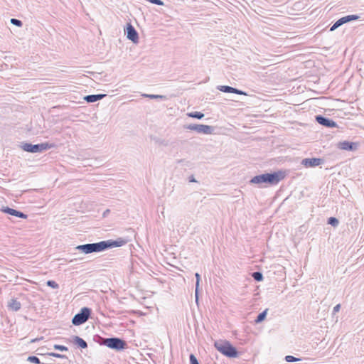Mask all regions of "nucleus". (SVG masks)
Segmentation results:
<instances>
[{
	"label": "nucleus",
	"mask_w": 364,
	"mask_h": 364,
	"mask_svg": "<svg viewBox=\"0 0 364 364\" xmlns=\"http://www.w3.org/2000/svg\"><path fill=\"white\" fill-rule=\"evenodd\" d=\"M276 272L278 273V277L276 279L282 281L285 278L286 274L283 266L280 264H274V274Z\"/></svg>",
	"instance_id": "17"
},
{
	"label": "nucleus",
	"mask_w": 364,
	"mask_h": 364,
	"mask_svg": "<svg viewBox=\"0 0 364 364\" xmlns=\"http://www.w3.org/2000/svg\"><path fill=\"white\" fill-rule=\"evenodd\" d=\"M287 174V171L279 170L274 171V184L278 183L280 181L283 180Z\"/></svg>",
	"instance_id": "18"
},
{
	"label": "nucleus",
	"mask_w": 364,
	"mask_h": 364,
	"mask_svg": "<svg viewBox=\"0 0 364 364\" xmlns=\"http://www.w3.org/2000/svg\"><path fill=\"white\" fill-rule=\"evenodd\" d=\"M195 277H196V298L198 297V287H199V284H200V275L199 274V273L196 272L195 274Z\"/></svg>",
	"instance_id": "25"
},
{
	"label": "nucleus",
	"mask_w": 364,
	"mask_h": 364,
	"mask_svg": "<svg viewBox=\"0 0 364 364\" xmlns=\"http://www.w3.org/2000/svg\"><path fill=\"white\" fill-rule=\"evenodd\" d=\"M282 58V55H274V62L277 60V63H274V64H277L278 63H280L282 61V60H281L280 58Z\"/></svg>",
	"instance_id": "35"
},
{
	"label": "nucleus",
	"mask_w": 364,
	"mask_h": 364,
	"mask_svg": "<svg viewBox=\"0 0 364 364\" xmlns=\"http://www.w3.org/2000/svg\"><path fill=\"white\" fill-rule=\"evenodd\" d=\"M250 183L257 184L259 187H263L262 184L273 185V172L255 176L251 178Z\"/></svg>",
	"instance_id": "7"
},
{
	"label": "nucleus",
	"mask_w": 364,
	"mask_h": 364,
	"mask_svg": "<svg viewBox=\"0 0 364 364\" xmlns=\"http://www.w3.org/2000/svg\"><path fill=\"white\" fill-rule=\"evenodd\" d=\"M127 243V240L122 237L117 240H103L99 242L87 243L80 245L75 247L76 250L81 251L84 254H90L93 252H100L114 247H122Z\"/></svg>",
	"instance_id": "1"
},
{
	"label": "nucleus",
	"mask_w": 364,
	"mask_h": 364,
	"mask_svg": "<svg viewBox=\"0 0 364 364\" xmlns=\"http://www.w3.org/2000/svg\"><path fill=\"white\" fill-rule=\"evenodd\" d=\"M188 181L191 183H195L197 182V181L195 179L194 176L193 175L190 176L188 178Z\"/></svg>",
	"instance_id": "36"
},
{
	"label": "nucleus",
	"mask_w": 364,
	"mask_h": 364,
	"mask_svg": "<svg viewBox=\"0 0 364 364\" xmlns=\"http://www.w3.org/2000/svg\"><path fill=\"white\" fill-rule=\"evenodd\" d=\"M360 18H361V16L360 15H357V14H350V15H347L343 17H341L331 26V27L330 28V31H335L336 28H338L343 24L353 21L358 20Z\"/></svg>",
	"instance_id": "8"
},
{
	"label": "nucleus",
	"mask_w": 364,
	"mask_h": 364,
	"mask_svg": "<svg viewBox=\"0 0 364 364\" xmlns=\"http://www.w3.org/2000/svg\"><path fill=\"white\" fill-rule=\"evenodd\" d=\"M284 360L288 362V363H293V362H296V361H299L301 360V358H296L293 355H286L285 358H284Z\"/></svg>",
	"instance_id": "26"
},
{
	"label": "nucleus",
	"mask_w": 364,
	"mask_h": 364,
	"mask_svg": "<svg viewBox=\"0 0 364 364\" xmlns=\"http://www.w3.org/2000/svg\"><path fill=\"white\" fill-rule=\"evenodd\" d=\"M183 128L186 129H189L191 131H195L198 133L204 134H212L214 132L215 128L213 126L206 125V124H185Z\"/></svg>",
	"instance_id": "6"
},
{
	"label": "nucleus",
	"mask_w": 364,
	"mask_h": 364,
	"mask_svg": "<svg viewBox=\"0 0 364 364\" xmlns=\"http://www.w3.org/2000/svg\"><path fill=\"white\" fill-rule=\"evenodd\" d=\"M231 93H235L237 95H246V93L243 92L242 90H238L237 88L232 87V92Z\"/></svg>",
	"instance_id": "33"
},
{
	"label": "nucleus",
	"mask_w": 364,
	"mask_h": 364,
	"mask_svg": "<svg viewBox=\"0 0 364 364\" xmlns=\"http://www.w3.org/2000/svg\"><path fill=\"white\" fill-rule=\"evenodd\" d=\"M358 144L355 142L349 141H340L338 144V148L341 150L353 151L358 149Z\"/></svg>",
	"instance_id": "12"
},
{
	"label": "nucleus",
	"mask_w": 364,
	"mask_h": 364,
	"mask_svg": "<svg viewBox=\"0 0 364 364\" xmlns=\"http://www.w3.org/2000/svg\"><path fill=\"white\" fill-rule=\"evenodd\" d=\"M267 311H268V309H267L264 311H263L262 312L259 313L257 315V318H255V323H261L262 321H263L267 316Z\"/></svg>",
	"instance_id": "20"
},
{
	"label": "nucleus",
	"mask_w": 364,
	"mask_h": 364,
	"mask_svg": "<svg viewBox=\"0 0 364 364\" xmlns=\"http://www.w3.org/2000/svg\"><path fill=\"white\" fill-rule=\"evenodd\" d=\"M7 308L9 311H18L21 308V304L16 299L12 298L8 301Z\"/></svg>",
	"instance_id": "14"
},
{
	"label": "nucleus",
	"mask_w": 364,
	"mask_h": 364,
	"mask_svg": "<svg viewBox=\"0 0 364 364\" xmlns=\"http://www.w3.org/2000/svg\"><path fill=\"white\" fill-rule=\"evenodd\" d=\"M10 22L11 24L18 27H21L23 26V22L17 18H11Z\"/></svg>",
	"instance_id": "29"
},
{
	"label": "nucleus",
	"mask_w": 364,
	"mask_h": 364,
	"mask_svg": "<svg viewBox=\"0 0 364 364\" xmlns=\"http://www.w3.org/2000/svg\"><path fill=\"white\" fill-rule=\"evenodd\" d=\"M190 364H200L198 359L193 354L189 355Z\"/></svg>",
	"instance_id": "31"
},
{
	"label": "nucleus",
	"mask_w": 364,
	"mask_h": 364,
	"mask_svg": "<svg viewBox=\"0 0 364 364\" xmlns=\"http://www.w3.org/2000/svg\"><path fill=\"white\" fill-rule=\"evenodd\" d=\"M340 309H341V304H338L336 305L333 307V313L335 314V313L339 311Z\"/></svg>",
	"instance_id": "34"
},
{
	"label": "nucleus",
	"mask_w": 364,
	"mask_h": 364,
	"mask_svg": "<svg viewBox=\"0 0 364 364\" xmlns=\"http://www.w3.org/2000/svg\"><path fill=\"white\" fill-rule=\"evenodd\" d=\"M110 212V210L109 209H107L104 213H103V217H105L107 215H108V213Z\"/></svg>",
	"instance_id": "38"
},
{
	"label": "nucleus",
	"mask_w": 364,
	"mask_h": 364,
	"mask_svg": "<svg viewBox=\"0 0 364 364\" xmlns=\"http://www.w3.org/2000/svg\"><path fill=\"white\" fill-rule=\"evenodd\" d=\"M55 145L53 144H50L48 142L32 144L31 143H22L21 147V149L29 153H41L43 151L48 150L54 147Z\"/></svg>",
	"instance_id": "4"
},
{
	"label": "nucleus",
	"mask_w": 364,
	"mask_h": 364,
	"mask_svg": "<svg viewBox=\"0 0 364 364\" xmlns=\"http://www.w3.org/2000/svg\"><path fill=\"white\" fill-rule=\"evenodd\" d=\"M327 223L328 225H331V226L336 228V227H337L338 225L339 220L336 217H330V218H328Z\"/></svg>",
	"instance_id": "23"
},
{
	"label": "nucleus",
	"mask_w": 364,
	"mask_h": 364,
	"mask_svg": "<svg viewBox=\"0 0 364 364\" xmlns=\"http://www.w3.org/2000/svg\"><path fill=\"white\" fill-rule=\"evenodd\" d=\"M1 211L4 213H6V214L15 216V217H18L20 218L26 219L28 218V215L26 214H25L24 213L17 210H15V209H13L11 208L7 207V206L6 207L3 206L1 208Z\"/></svg>",
	"instance_id": "13"
},
{
	"label": "nucleus",
	"mask_w": 364,
	"mask_h": 364,
	"mask_svg": "<svg viewBox=\"0 0 364 364\" xmlns=\"http://www.w3.org/2000/svg\"><path fill=\"white\" fill-rule=\"evenodd\" d=\"M315 120L319 124L327 128H334L338 127L335 121L321 114L316 115L315 117Z\"/></svg>",
	"instance_id": "9"
},
{
	"label": "nucleus",
	"mask_w": 364,
	"mask_h": 364,
	"mask_svg": "<svg viewBox=\"0 0 364 364\" xmlns=\"http://www.w3.org/2000/svg\"><path fill=\"white\" fill-rule=\"evenodd\" d=\"M324 163V159L321 158H305L302 159L301 164L304 166L308 167H316L320 166Z\"/></svg>",
	"instance_id": "11"
},
{
	"label": "nucleus",
	"mask_w": 364,
	"mask_h": 364,
	"mask_svg": "<svg viewBox=\"0 0 364 364\" xmlns=\"http://www.w3.org/2000/svg\"><path fill=\"white\" fill-rule=\"evenodd\" d=\"M46 355H48L49 356L55 357V358H65V359L68 358V357L65 355H62V354H60L58 353H54V352L48 353H46Z\"/></svg>",
	"instance_id": "27"
},
{
	"label": "nucleus",
	"mask_w": 364,
	"mask_h": 364,
	"mask_svg": "<svg viewBox=\"0 0 364 364\" xmlns=\"http://www.w3.org/2000/svg\"><path fill=\"white\" fill-rule=\"evenodd\" d=\"M189 117L201 119L204 117V114L200 112H192L187 114Z\"/></svg>",
	"instance_id": "21"
},
{
	"label": "nucleus",
	"mask_w": 364,
	"mask_h": 364,
	"mask_svg": "<svg viewBox=\"0 0 364 364\" xmlns=\"http://www.w3.org/2000/svg\"><path fill=\"white\" fill-rule=\"evenodd\" d=\"M144 97L149 98L151 100H167V97L166 95H153V94H143L141 95Z\"/></svg>",
	"instance_id": "19"
},
{
	"label": "nucleus",
	"mask_w": 364,
	"mask_h": 364,
	"mask_svg": "<svg viewBox=\"0 0 364 364\" xmlns=\"http://www.w3.org/2000/svg\"><path fill=\"white\" fill-rule=\"evenodd\" d=\"M48 287H51L53 289H58L59 285L53 280H48L46 282Z\"/></svg>",
	"instance_id": "28"
},
{
	"label": "nucleus",
	"mask_w": 364,
	"mask_h": 364,
	"mask_svg": "<svg viewBox=\"0 0 364 364\" xmlns=\"http://www.w3.org/2000/svg\"><path fill=\"white\" fill-rule=\"evenodd\" d=\"M251 276L257 282H261L263 280V274L260 272H254L251 273Z\"/></svg>",
	"instance_id": "22"
},
{
	"label": "nucleus",
	"mask_w": 364,
	"mask_h": 364,
	"mask_svg": "<svg viewBox=\"0 0 364 364\" xmlns=\"http://www.w3.org/2000/svg\"><path fill=\"white\" fill-rule=\"evenodd\" d=\"M125 34L127 35V38L133 43H136L139 41L138 32L131 23H127Z\"/></svg>",
	"instance_id": "10"
},
{
	"label": "nucleus",
	"mask_w": 364,
	"mask_h": 364,
	"mask_svg": "<svg viewBox=\"0 0 364 364\" xmlns=\"http://www.w3.org/2000/svg\"><path fill=\"white\" fill-rule=\"evenodd\" d=\"M73 343L76 345L78 348H80L82 349H85L87 348V342L83 340L82 338L74 336H73Z\"/></svg>",
	"instance_id": "16"
},
{
	"label": "nucleus",
	"mask_w": 364,
	"mask_h": 364,
	"mask_svg": "<svg viewBox=\"0 0 364 364\" xmlns=\"http://www.w3.org/2000/svg\"><path fill=\"white\" fill-rule=\"evenodd\" d=\"M53 348L55 350H58L60 351H68V347H66L65 346L59 345V344H55L53 346Z\"/></svg>",
	"instance_id": "30"
},
{
	"label": "nucleus",
	"mask_w": 364,
	"mask_h": 364,
	"mask_svg": "<svg viewBox=\"0 0 364 364\" xmlns=\"http://www.w3.org/2000/svg\"><path fill=\"white\" fill-rule=\"evenodd\" d=\"M214 346L220 353L228 358H235L238 357L239 353L237 348L228 341H216L214 343Z\"/></svg>",
	"instance_id": "2"
},
{
	"label": "nucleus",
	"mask_w": 364,
	"mask_h": 364,
	"mask_svg": "<svg viewBox=\"0 0 364 364\" xmlns=\"http://www.w3.org/2000/svg\"><path fill=\"white\" fill-rule=\"evenodd\" d=\"M274 46H277V45H278V44H279V42L280 41H279V39H278V38H277V37H276L275 36H274Z\"/></svg>",
	"instance_id": "37"
},
{
	"label": "nucleus",
	"mask_w": 364,
	"mask_h": 364,
	"mask_svg": "<svg viewBox=\"0 0 364 364\" xmlns=\"http://www.w3.org/2000/svg\"><path fill=\"white\" fill-rule=\"evenodd\" d=\"M100 338L102 340V342L100 344L104 345L110 349L120 351L127 348V342L120 338Z\"/></svg>",
	"instance_id": "3"
},
{
	"label": "nucleus",
	"mask_w": 364,
	"mask_h": 364,
	"mask_svg": "<svg viewBox=\"0 0 364 364\" xmlns=\"http://www.w3.org/2000/svg\"><path fill=\"white\" fill-rule=\"evenodd\" d=\"M232 87L228 86V85H220L218 87V89L225 93H231L232 92Z\"/></svg>",
	"instance_id": "24"
},
{
	"label": "nucleus",
	"mask_w": 364,
	"mask_h": 364,
	"mask_svg": "<svg viewBox=\"0 0 364 364\" xmlns=\"http://www.w3.org/2000/svg\"><path fill=\"white\" fill-rule=\"evenodd\" d=\"M92 309L88 307H83L72 318V323L74 326H80L85 323L90 317Z\"/></svg>",
	"instance_id": "5"
},
{
	"label": "nucleus",
	"mask_w": 364,
	"mask_h": 364,
	"mask_svg": "<svg viewBox=\"0 0 364 364\" xmlns=\"http://www.w3.org/2000/svg\"><path fill=\"white\" fill-rule=\"evenodd\" d=\"M149 3H151L153 4L159 5V6H163L164 5V1L161 0H146Z\"/></svg>",
	"instance_id": "32"
},
{
	"label": "nucleus",
	"mask_w": 364,
	"mask_h": 364,
	"mask_svg": "<svg viewBox=\"0 0 364 364\" xmlns=\"http://www.w3.org/2000/svg\"><path fill=\"white\" fill-rule=\"evenodd\" d=\"M106 96V94L88 95L84 97V100L87 103H92L103 99Z\"/></svg>",
	"instance_id": "15"
}]
</instances>
